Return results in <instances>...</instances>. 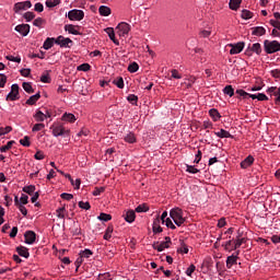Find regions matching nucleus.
<instances>
[{"label": "nucleus", "mask_w": 280, "mask_h": 280, "mask_svg": "<svg viewBox=\"0 0 280 280\" xmlns=\"http://www.w3.org/2000/svg\"><path fill=\"white\" fill-rule=\"evenodd\" d=\"M170 215H171L172 220L174 221V223L176 224V226H183V224H185V218L183 217V209L173 208L170 211Z\"/></svg>", "instance_id": "f257e3e1"}, {"label": "nucleus", "mask_w": 280, "mask_h": 280, "mask_svg": "<svg viewBox=\"0 0 280 280\" xmlns=\"http://www.w3.org/2000/svg\"><path fill=\"white\" fill-rule=\"evenodd\" d=\"M264 49L266 54H277L280 51V43L278 40H264Z\"/></svg>", "instance_id": "f03ea898"}, {"label": "nucleus", "mask_w": 280, "mask_h": 280, "mask_svg": "<svg viewBox=\"0 0 280 280\" xmlns=\"http://www.w3.org/2000/svg\"><path fill=\"white\" fill-rule=\"evenodd\" d=\"M172 244V238L170 236L165 237V241L159 243V242H154L152 247L154 250H158V253H163L164 248H170Z\"/></svg>", "instance_id": "7ed1b4c3"}, {"label": "nucleus", "mask_w": 280, "mask_h": 280, "mask_svg": "<svg viewBox=\"0 0 280 280\" xmlns=\"http://www.w3.org/2000/svg\"><path fill=\"white\" fill-rule=\"evenodd\" d=\"M130 24L126 23V22H120L117 27H116V32L118 34V36L120 37H126L128 36V34L130 33Z\"/></svg>", "instance_id": "20e7f679"}, {"label": "nucleus", "mask_w": 280, "mask_h": 280, "mask_svg": "<svg viewBox=\"0 0 280 280\" xmlns=\"http://www.w3.org/2000/svg\"><path fill=\"white\" fill-rule=\"evenodd\" d=\"M50 130H52V135L55 137H63V135H69V129H66L62 125H52Z\"/></svg>", "instance_id": "39448f33"}, {"label": "nucleus", "mask_w": 280, "mask_h": 280, "mask_svg": "<svg viewBox=\"0 0 280 280\" xmlns=\"http://www.w3.org/2000/svg\"><path fill=\"white\" fill-rule=\"evenodd\" d=\"M68 19L70 21H82V19H84V11L73 9L68 12Z\"/></svg>", "instance_id": "423d86ee"}, {"label": "nucleus", "mask_w": 280, "mask_h": 280, "mask_svg": "<svg viewBox=\"0 0 280 280\" xmlns=\"http://www.w3.org/2000/svg\"><path fill=\"white\" fill-rule=\"evenodd\" d=\"M245 45L246 44L244 42H238L236 44H230V47H232L230 50L231 56L242 54V51H244Z\"/></svg>", "instance_id": "0eeeda50"}, {"label": "nucleus", "mask_w": 280, "mask_h": 280, "mask_svg": "<svg viewBox=\"0 0 280 280\" xmlns=\"http://www.w3.org/2000/svg\"><path fill=\"white\" fill-rule=\"evenodd\" d=\"M55 44L59 45L60 47H71V45H73V40H71L69 37L60 35L56 38Z\"/></svg>", "instance_id": "6e6552de"}, {"label": "nucleus", "mask_w": 280, "mask_h": 280, "mask_svg": "<svg viewBox=\"0 0 280 280\" xmlns=\"http://www.w3.org/2000/svg\"><path fill=\"white\" fill-rule=\"evenodd\" d=\"M30 8H32V1L26 0L23 2L15 3L13 7V10L16 14H19V12H21V10H30Z\"/></svg>", "instance_id": "1a4fd4ad"}, {"label": "nucleus", "mask_w": 280, "mask_h": 280, "mask_svg": "<svg viewBox=\"0 0 280 280\" xmlns=\"http://www.w3.org/2000/svg\"><path fill=\"white\" fill-rule=\"evenodd\" d=\"M19 100V84L11 86V92L7 95V101L16 102Z\"/></svg>", "instance_id": "9d476101"}, {"label": "nucleus", "mask_w": 280, "mask_h": 280, "mask_svg": "<svg viewBox=\"0 0 280 280\" xmlns=\"http://www.w3.org/2000/svg\"><path fill=\"white\" fill-rule=\"evenodd\" d=\"M238 259H240V250H236L235 254L228 256L226 268L231 269V268H233V266H236Z\"/></svg>", "instance_id": "9b49d317"}, {"label": "nucleus", "mask_w": 280, "mask_h": 280, "mask_svg": "<svg viewBox=\"0 0 280 280\" xmlns=\"http://www.w3.org/2000/svg\"><path fill=\"white\" fill-rule=\"evenodd\" d=\"M15 32L22 36H27V34H30V24H19L15 26Z\"/></svg>", "instance_id": "f8f14e48"}, {"label": "nucleus", "mask_w": 280, "mask_h": 280, "mask_svg": "<svg viewBox=\"0 0 280 280\" xmlns=\"http://www.w3.org/2000/svg\"><path fill=\"white\" fill-rule=\"evenodd\" d=\"M122 218L129 224H132V222H135V220L137 219V214L135 213V210H128L122 214Z\"/></svg>", "instance_id": "ddd939ff"}, {"label": "nucleus", "mask_w": 280, "mask_h": 280, "mask_svg": "<svg viewBox=\"0 0 280 280\" xmlns=\"http://www.w3.org/2000/svg\"><path fill=\"white\" fill-rule=\"evenodd\" d=\"M25 244H34L36 242V232L26 231L24 234Z\"/></svg>", "instance_id": "4468645a"}, {"label": "nucleus", "mask_w": 280, "mask_h": 280, "mask_svg": "<svg viewBox=\"0 0 280 280\" xmlns=\"http://www.w3.org/2000/svg\"><path fill=\"white\" fill-rule=\"evenodd\" d=\"M253 163H255V158H253V155H248L244 161L241 162V167L242 170H248Z\"/></svg>", "instance_id": "2eb2a0df"}, {"label": "nucleus", "mask_w": 280, "mask_h": 280, "mask_svg": "<svg viewBox=\"0 0 280 280\" xmlns=\"http://www.w3.org/2000/svg\"><path fill=\"white\" fill-rule=\"evenodd\" d=\"M215 137H219V139H233V135L231 132L221 129L220 131L214 132Z\"/></svg>", "instance_id": "dca6fc26"}, {"label": "nucleus", "mask_w": 280, "mask_h": 280, "mask_svg": "<svg viewBox=\"0 0 280 280\" xmlns=\"http://www.w3.org/2000/svg\"><path fill=\"white\" fill-rule=\"evenodd\" d=\"M16 253L20 255V257H24L25 259L30 257V249H27L25 246H18Z\"/></svg>", "instance_id": "f3484780"}, {"label": "nucleus", "mask_w": 280, "mask_h": 280, "mask_svg": "<svg viewBox=\"0 0 280 280\" xmlns=\"http://www.w3.org/2000/svg\"><path fill=\"white\" fill-rule=\"evenodd\" d=\"M252 34L253 36H265L266 28L264 26L252 27Z\"/></svg>", "instance_id": "a211bd4d"}, {"label": "nucleus", "mask_w": 280, "mask_h": 280, "mask_svg": "<svg viewBox=\"0 0 280 280\" xmlns=\"http://www.w3.org/2000/svg\"><path fill=\"white\" fill-rule=\"evenodd\" d=\"M153 233H163V228H161V218H156L153 221V228H152Z\"/></svg>", "instance_id": "6ab92c4d"}, {"label": "nucleus", "mask_w": 280, "mask_h": 280, "mask_svg": "<svg viewBox=\"0 0 280 280\" xmlns=\"http://www.w3.org/2000/svg\"><path fill=\"white\" fill-rule=\"evenodd\" d=\"M105 32L109 36V38L113 40V43L119 46V39L115 38V30L113 27H107L105 28Z\"/></svg>", "instance_id": "aec40b11"}, {"label": "nucleus", "mask_w": 280, "mask_h": 280, "mask_svg": "<svg viewBox=\"0 0 280 280\" xmlns=\"http://www.w3.org/2000/svg\"><path fill=\"white\" fill-rule=\"evenodd\" d=\"M98 13L101 14V16H110L112 10L107 5H101L98 8Z\"/></svg>", "instance_id": "412c9836"}, {"label": "nucleus", "mask_w": 280, "mask_h": 280, "mask_svg": "<svg viewBox=\"0 0 280 280\" xmlns=\"http://www.w3.org/2000/svg\"><path fill=\"white\" fill-rule=\"evenodd\" d=\"M65 31L69 34H73V36H80V33L78 32V30H75V26L73 24H66Z\"/></svg>", "instance_id": "4be33fe9"}, {"label": "nucleus", "mask_w": 280, "mask_h": 280, "mask_svg": "<svg viewBox=\"0 0 280 280\" xmlns=\"http://www.w3.org/2000/svg\"><path fill=\"white\" fill-rule=\"evenodd\" d=\"M252 100H258V102H268V96L264 93L249 95Z\"/></svg>", "instance_id": "5701e85b"}, {"label": "nucleus", "mask_w": 280, "mask_h": 280, "mask_svg": "<svg viewBox=\"0 0 280 280\" xmlns=\"http://www.w3.org/2000/svg\"><path fill=\"white\" fill-rule=\"evenodd\" d=\"M242 244H246V237H240L237 236L236 241L234 242V245L232 246V250H237Z\"/></svg>", "instance_id": "b1692460"}, {"label": "nucleus", "mask_w": 280, "mask_h": 280, "mask_svg": "<svg viewBox=\"0 0 280 280\" xmlns=\"http://www.w3.org/2000/svg\"><path fill=\"white\" fill-rule=\"evenodd\" d=\"M54 43H56V38L54 37H48L46 38V40L44 42L43 47L48 50L51 49L54 47Z\"/></svg>", "instance_id": "393cba45"}, {"label": "nucleus", "mask_w": 280, "mask_h": 280, "mask_svg": "<svg viewBox=\"0 0 280 280\" xmlns=\"http://www.w3.org/2000/svg\"><path fill=\"white\" fill-rule=\"evenodd\" d=\"M38 100H40V93L30 96V98L26 101V104L28 106H34Z\"/></svg>", "instance_id": "a878e982"}, {"label": "nucleus", "mask_w": 280, "mask_h": 280, "mask_svg": "<svg viewBox=\"0 0 280 280\" xmlns=\"http://www.w3.org/2000/svg\"><path fill=\"white\" fill-rule=\"evenodd\" d=\"M148 211H150V207H148V203L139 205L136 208V213H148Z\"/></svg>", "instance_id": "bb28decb"}, {"label": "nucleus", "mask_w": 280, "mask_h": 280, "mask_svg": "<svg viewBox=\"0 0 280 280\" xmlns=\"http://www.w3.org/2000/svg\"><path fill=\"white\" fill-rule=\"evenodd\" d=\"M209 115H210V117L213 119V121H218V120L220 119V117H222V116L220 115V112H218V109H215V108H211V109L209 110Z\"/></svg>", "instance_id": "cd10ccee"}, {"label": "nucleus", "mask_w": 280, "mask_h": 280, "mask_svg": "<svg viewBox=\"0 0 280 280\" xmlns=\"http://www.w3.org/2000/svg\"><path fill=\"white\" fill-rule=\"evenodd\" d=\"M223 93L224 95H229V97H233V95H235V90L233 89V85H226L223 89Z\"/></svg>", "instance_id": "c85d7f7f"}, {"label": "nucleus", "mask_w": 280, "mask_h": 280, "mask_svg": "<svg viewBox=\"0 0 280 280\" xmlns=\"http://www.w3.org/2000/svg\"><path fill=\"white\" fill-rule=\"evenodd\" d=\"M45 113L40 112V109H37L34 115L35 121H45Z\"/></svg>", "instance_id": "c756f323"}, {"label": "nucleus", "mask_w": 280, "mask_h": 280, "mask_svg": "<svg viewBox=\"0 0 280 280\" xmlns=\"http://www.w3.org/2000/svg\"><path fill=\"white\" fill-rule=\"evenodd\" d=\"M62 120L63 121H69L70 124H73V122H75V115L66 113V114L62 115Z\"/></svg>", "instance_id": "7c9ffc66"}, {"label": "nucleus", "mask_w": 280, "mask_h": 280, "mask_svg": "<svg viewBox=\"0 0 280 280\" xmlns=\"http://www.w3.org/2000/svg\"><path fill=\"white\" fill-rule=\"evenodd\" d=\"M56 213H57V218H60L61 220H65V218H66L65 213H67V208L63 206V207L57 209Z\"/></svg>", "instance_id": "2f4dec72"}, {"label": "nucleus", "mask_w": 280, "mask_h": 280, "mask_svg": "<svg viewBox=\"0 0 280 280\" xmlns=\"http://www.w3.org/2000/svg\"><path fill=\"white\" fill-rule=\"evenodd\" d=\"M97 219L102 222H110V220H113V215L102 212Z\"/></svg>", "instance_id": "473e14b6"}, {"label": "nucleus", "mask_w": 280, "mask_h": 280, "mask_svg": "<svg viewBox=\"0 0 280 280\" xmlns=\"http://www.w3.org/2000/svg\"><path fill=\"white\" fill-rule=\"evenodd\" d=\"M242 5V0H230V10H237Z\"/></svg>", "instance_id": "72a5a7b5"}, {"label": "nucleus", "mask_w": 280, "mask_h": 280, "mask_svg": "<svg viewBox=\"0 0 280 280\" xmlns=\"http://www.w3.org/2000/svg\"><path fill=\"white\" fill-rule=\"evenodd\" d=\"M24 194H28V196H32L36 191V186L30 185V186H24L23 187Z\"/></svg>", "instance_id": "f704fd0d"}, {"label": "nucleus", "mask_w": 280, "mask_h": 280, "mask_svg": "<svg viewBox=\"0 0 280 280\" xmlns=\"http://www.w3.org/2000/svg\"><path fill=\"white\" fill-rule=\"evenodd\" d=\"M128 71L129 73H137L139 71V63L137 62H131L129 66H128Z\"/></svg>", "instance_id": "c9c22d12"}, {"label": "nucleus", "mask_w": 280, "mask_h": 280, "mask_svg": "<svg viewBox=\"0 0 280 280\" xmlns=\"http://www.w3.org/2000/svg\"><path fill=\"white\" fill-rule=\"evenodd\" d=\"M250 48H252V51H254V54H257V56L261 55V44L259 43L253 44Z\"/></svg>", "instance_id": "e433bc0d"}, {"label": "nucleus", "mask_w": 280, "mask_h": 280, "mask_svg": "<svg viewBox=\"0 0 280 280\" xmlns=\"http://www.w3.org/2000/svg\"><path fill=\"white\" fill-rule=\"evenodd\" d=\"M242 19H244L245 21H248L249 19H253V12H250L249 10L244 9L242 11L241 14Z\"/></svg>", "instance_id": "4c0bfd02"}, {"label": "nucleus", "mask_w": 280, "mask_h": 280, "mask_svg": "<svg viewBox=\"0 0 280 280\" xmlns=\"http://www.w3.org/2000/svg\"><path fill=\"white\" fill-rule=\"evenodd\" d=\"M93 255V252L91 249H84L80 252V257L89 259Z\"/></svg>", "instance_id": "58836bf2"}, {"label": "nucleus", "mask_w": 280, "mask_h": 280, "mask_svg": "<svg viewBox=\"0 0 280 280\" xmlns=\"http://www.w3.org/2000/svg\"><path fill=\"white\" fill-rule=\"evenodd\" d=\"M127 100L130 104H132L133 106H137V102H139V97L135 94H129L127 96Z\"/></svg>", "instance_id": "ea45409f"}, {"label": "nucleus", "mask_w": 280, "mask_h": 280, "mask_svg": "<svg viewBox=\"0 0 280 280\" xmlns=\"http://www.w3.org/2000/svg\"><path fill=\"white\" fill-rule=\"evenodd\" d=\"M23 19H25V21H27V23H30V21H34V19H36V14H34V12H26L23 15Z\"/></svg>", "instance_id": "a19ab883"}, {"label": "nucleus", "mask_w": 280, "mask_h": 280, "mask_svg": "<svg viewBox=\"0 0 280 280\" xmlns=\"http://www.w3.org/2000/svg\"><path fill=\"white\" fill-rule=\"evenodd\" d=\"M56 5H60V0H46L47 8H56Z\"/></svg>", "instance_id": "79ce46f5"}, {"label": "nucleus", "mask_w": 280, "mask_h": 280, "mask_svg": "<svg viewBox=\"0 0 280 280\" xmlns=\"http://www.w3.org/2000/svg\"><path fill=\"white\" fill-rule=\"evenodd\" d=\"M125 141L127 143H136L137 142V138L135 137V133H128L126 137H125Z\"/></svg>", "instance_id": "37998d69"}, {"label": "nucleus", "mask_w": 280, "mask_h": 280, "mask_svg": "<svg viewBox=\"0 0 280 280\" xmlns=\"http://www.w3.org/2000/svg\"><path fill=\"white\" fill-rule=\"evenodd\" d=\"M14 140L9 141L7 145L0 148V152H8V150L12 149V145H14Z\"/></svg>", "instance_id": "c03bdc74"}, {"label": "nucleus", "mask_w": 280, "mask_h": 280, "mask_svg": "<svg viewBox=\"0 0 280 280\" xmlns=\"http://www.w3.org/2000/svg\"><path fill=\"white\" fill-rule=\"evenodd\" d=\"M22 86L26 93H34V88H32V83L24 82Z\"/></svg>", "instance_id": "a18cd8bd"}, {"label": "nucleus", "mask_w": 280, "mask_h": 280, "mask_svg": "<svg viewBox=\"0 0 280 280\" xmlns=\"http://www.w3.org/2000/svg\"><path fill=\"white\" fill-rule=\"evenodd\" d=\"M20 143L24 148H30V145H32V143L30 142V137L28 136H25L23 139H21Z\"/></svg>", "instance_id": "49530a36"}, {"label": "nucleus", "mask_w": 280, "mask_h": 280, "mask_svg": "<svg viewBox=\"0 0 280 280\" xmlns=\"http://www.w3.org/2000/svg\"><path fill=\"white\" fill-rule=\"evenodd\" d=\"M77 70L78 71H84V72L91 71V65L82 63V65L78 66Z\"/></svg>", "instance_id": "de8ad7c7"}, {"label": "nucleus", "mask_w": 280, "mask_h": 280, "mask_svg": "<svg viewBox=\"0 0 280 280\" xmlns=\"http://www.w3.org/2000/svg\"><path fill=\"white\" fill-rule=\"evenodd\" d=\"M186 172H188V174H198V172H200V170L196 168L194 165H186Z\"/></svg>", "instance_id": "09e8293b"}, {"label": "nucleus", "mask_w": 280, "mask_h": 280, "mask_svg": "<svg viewBox=\"0 0 280 280\" xmlns=\"http://www.w3.org/2000/svg\"><path fill=\"white\" fill-rule=\"evenodd\" d=\"M44 128H45V124H43V122L35 124V125L33 126L32 131H33V132H40V130H43Z\"/></svg>", "instance_id": "8fccbe9b"}, {"label": "nucleus", "mask_w": 280, "mask_h": 280, "mask_svg": "<svg viewBox=\"0 0 280 280\" xmlns=\"http://www.w3.org/2000/svg\"><path fill=\"white\" fill-rule=\"evenodd\" d=\"M112 235H113V226L109 225L106 229L105 234H104L103 237H104V240H110Z\"/></svg>", "instance_id": "3c124183"}, {"label": "nucleus", "mask_w": 280, "mask_h": 280, "mask_svg": "<svg viewBox=\"0 0 280 280\" xmlns=\"http://www.w3.org/2000/svg\"><path fill=\"white\" fill-rule=\"evenodd\" d=\"M40 82L44 84H49L51 82V78L49 77V73H45L40 77Z\"/></svg>", "instance_id": "603ef678"}, {"label": "nucleus", "mask_w": 280, "mask_h": 280, "mask_svg": "<svg viewBox=\"0 0 280 280\" xmlns=\"http://www.w3.org/2000/svg\"><path fill=\"white\" fill-rule=\"evenodd\" d=\"M236 95H240V97H243V100H246V97H250V95H253V94H248L244 90H236Z\"/></svg>", "instance_id": "864d4df0"}, {"label": "nucleus", "mask_w": 280, "mask_h": 280, "mask_svg": "<svg viewBox=\"0 0 280 280\" xmlns=\"http://www.w3.org/2000/svg\"><path fill=\"white\" fill-rule=\"evenodd\" d=\"M164 223L166 224L167 229H172V231H175L176 225H174V222H172V219L166 218Z\"/></svg>", "instance_id": "5fc2aeb1"}, {"label": "nucleus", "mask_w": 280, "mask_h": 280, "mask_svg": "<svg viewBox=\"0 0 280 280\" xmlns=\"http://www.w3.org/2000/svg\"><path fill=\"white\" fill-rule=\"evenodd\" d=\"M79 207H80V209H84L85 211H89V209H91V203L90 202H88V201H80L79 202Z\"/></svg>", "instance_id": "6e6d98bb"}, {"label": "nucleus", "mask_w": 280, "mask_h": 280, "mask_svg": "<svg viewBox=\"0 0 280 280\" xmlns=\"http://www.w3.org/2000/svg\"><path fill=\"white\" fill-rule=\"evenodd\" d=\"M114 84H116L118 89H124V78L119 77L118 79L114 80Z\"/></svg>", "instance_id": "4d7b16f0"}, {"label": "nucleus", "mask_w": 280, "mask_h": 280, "mask_svg": "<svg viewBox=\"0 0 280 280\" xmlns=\"http://www.w3.org/2000/svg\"><path fill=\"white\" fill-rule=\"evenodd\" d=\"M8 132H12V127L7 126L5 128H0V137H3V135H8Z\"/></svg>", "instance_id": "13d9d810"}, {"label": "nucleus", "mask_w": 280, "mask_h": 280, "mask_svg": "<svg viewBox=\"0 0 280 280\" xmlns=\"http://www.w3.org/2000/svg\"><path fill=\"white\" fill-rule=\"evenodd\" d=\"M104 191H106L105 187H96L93 191V196H101Z\"/></svg>", "instance_id": "bf43d9fd"}, {"label": "nucleus", "mask_w": 280, "mask_h": 280, "mask_svg": "<svg viewBox=\"0 0 280 280\" xmlns=\"http://www.w3.org/2000/svg\"><path fill=\"white\" fill-rule=\"evenodd\" d=\"M7 82H8V77H5V74H0V89H3Z\"/></svg>", "instance_id": "052dcab7"}, {"label": "nucleus", "mask_w": 280, "mask_h": 280, "mask_svg": "<svg viewBox=\"0 0 280 280\" xmlns=\"http://www.w3.org/2000/svg\"><path fill=\"white\" fill-rule=\"evenodd\" d=\"M194 272H196V266L190 265L187 270H186V275L187 277H191V275H194Z\"/></svg>", "instance_id": "680f3d73"}, {"label": "nucleus", "mask_w": 280, "mask_h": 280, "mask_svg": "<svg viewBox=\"0 0 280 280\" xmlns=\"http://www.w3.org/2000/svg\"><path fill=\"white\" fill-rule=\"evenodd\" d=\"M43 23H45V20H43V18H37L34 20L33 25H35V27H40Z\"/></svg>", "instance_id": "e2e57ef3"}, {"label": "nucleus", "mask_w": 280, "mask_h": 280, "mask_svg": "<svg viewBox=\"0 0 280 280\" xmlns=\"http://www.w3.org/2000/svg\"><path fill=\"white\" fill-rule=\"evenodd\" d=\"M62 200H73V195L68 192H62L61 196Z\"/></svg>", "instance_id": "0e129e2a"}, {"label": "nucleus", "mask_w": 280, "mask_h": 280, "mask_svg": "<svg viewBox=\"0 0 280 280\" xmlns=\"http://www.w3.org/2000/svg\"><path fill=\"white\" fill-rule=\"evenodd\" d=\"M34 10H35V12H43V10H45V7L43 5V3L37 2V3H35Z\"/></svg>", "instance_id": "69168bd1"}, {"label": "nucleus", "mask_w": 280, "mask_h": 280, "mask_svg": "<svg viewBox=\"0 0 280 280\" xmlns=\"http://www.w3.org/2000/svg\"><path fill=\"white\" fill-rule=\"evenodd\" d=\"M275 97H276V100H275V102H276V104H280V88H278L276 91H275Z\"/></svg>", "instance_id": "338daca9"}, {"label": "nucleus", "mask_w": 280, "mask_h": 280, "mask_svg": "<svg viewBox=\"0 0 280 280\" xmlns=\"http://www.w3.org/2000/svg\"><path fill=\"white\" fill-rule=\"evenodd\" d=\"M270 74L272 75V78L279 79L280 70L279 69L271 70Z\"/></svg>", "instance_id": "774afa93"}]
</instances>
